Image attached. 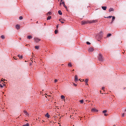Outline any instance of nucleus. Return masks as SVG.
Masks as SVG:
<instances>
[{"label":"nucleus","instance_id":"1","mask_svg":"<svg viewBox=\"0 0 126 126\" xmlns=\"http://www.w3.org/2000/svg\"><path fill=\"white\" fill-rule=\"evenodd\" d=\"M98 59L99 61L101 62H103L104 61L103 57L102 55L101 54H99L98 57Z\"/></svg>","mask_w":126,"mask_h":126},{"label":"nucleus","instance_id":"2","mask_svg":"<svg viewBox=\"0 0 126 126\" xmlns=\"http://www.w3.org/2000/svg\"><path fill=\"white\" fill-rule=\"evenodd\" d=\"M103 34V33L102 32H100V33L98 34V38L99 39H100L102 37V35Z\"/></svg>","mask_w":126,"mask_h":126},{"label":"nucleus","instance_id":"3","mask_svg":"<svg viewBox=\"0 0 126 126\" xmlns=\"http://www.w3.org/2000/svg\"><path fill=\"white\" fill-rule=\"evenodd\" d=\"M23 112L24 114L26 115V116H29L30 115L29 114L28 112L25 110Z\"/></svg>","mask_w":126,"mask_h":126},{"label":"nucleus","instance_id":"4","mask_svg":"<svg viewBox=\"0 0 126 126\" xmlns=\"http://www.w3.org/2000/svg\"><path fill=\"white\" fill-rule=\"evenodd\" d=\"M34 40L36 42H37L40 41V40L38 38L35 37L34 38Z\"/></svg>","mask_w":126,"mask_h":126},{"label":"nucleus","instance_id":"5","mask_svg":"<svg viewBox=\"0 0 126 126\" xmlns=\"http://www.w3.org/2000/svg\"><path fill=\"white\" fill-rule=\"evenodd\" d=\"M89 23V22H87L86 21H82V25H84L85 24H87L88 23Z\"/></svg>","mask_w":126,"mask_h":126},{"label":"nucleus","instance_id":"6","mask_svg":"<svg viewBox=\"0 0 126 126\" xmlns=\"http://www.w3.org/2000/svg\"><path fill=\"white\" fill-rule=\"evenodd\" d=\"M94 49L92 47H90L89 49V52H93L94 51Z\"/></svg>","mask_w":126,"mask_h":126},{"label":"nucleus","instance_id":"7","mask_svg":"<svg viewBox=\"0 0 126 126\" xmlns=\"http://www.w3.org/2000/svg\"><path fill=\"white\" fill-rule=\"evenodd\" d=\"M97 20H94L89 21V23H93V22H97Z\"/></svg>","mask_w":126,"mask_h":126},{"label":"nucleus","instance_id":"8","mask_svg":"<svg viewBox=\"0 0 126 126\" xmlns=\"http://www.w3.org/2000/svg\"><path fill=\"white\" fill-rule=\"evenodd\" d=\"M98 111V110H97L94 108L92 109L91 110L92 112H97Z\"/></svg>","mask_w":126,"mask_h":126},{"label":"nucleus","instance_id":"9","mask_svg":"<svg viewBox=\"0 0 126 126\" xmlns=\"http://www.w3.org/2000/svg\"><path fill=\"white\" fill-rule=\"evenodd\" d=\"M78 78L77 76H75V81L77 82L78 80Z\"/></svg>","mask_w":126,"mask_h":126},{"label":"nucleus","instance_id":"10","mask_svg":"<svg viewBox=\"0 0 126 126\" xmlns=\"http://www.w3.org/2000/svg\"><path fill=\"white\" fill-rule=\"evenodd\" d=\"M20 28V26L19 25L17 24L16 25V28L17 29H19Z\"/></svg>","mask_w":126,"mask_h":126},{"label":"nucleus","instance_id":"11","mask_svg":"<svg viewBox=\"0 0 126 126\" xmlns=\"http://www.w3.org/2000/svg\"><path fill=\"white\" fill-rule=\"evenodd\" d=\"M27 38V39H30L32 38V36H28Z\"/></svg>","mask_w":126,"mask_h":126},{"label":"nucleus","instance_id":"12","mask_svg":"<svg viewBox=\"0 0 126 126\" xmlns=\"http://www.w3.org/2000/svg\"><path fill=\"white\" fill-rule=\"evenodd\" d=\"M45 116L47 117L48 118H49L50 117V115L48 114V113H47L45 115Z\"/></svg>","mask_w":126,"mask_h":126},{"label":"nucleus","instance_id":"13","mask_svg":"<svg viewBox=\"0 0 126 126\" xmlns=\"http://www.w3.org/2000/svg\"><path fill=\"white\" fill-rule=\"evenodd\" d=\"M113 11V9L112 8H110L109 10V11L110 12L111 11Z\"/></svg>","mask_w":126,"mask_h":126},{"label":"nucleus","instance_id":"14","mask_svg":"<svg viewBox=\"0 0 126 126\" xmlns=\"http://www.w3.org/2000/svg\"><path fill=\"white\" fill-rule=\"evenodd\" d=\"M102 8L103 10H105L106 9L107 7L106 6H102Z\"/></svg>","mask_w":126,"mask_h":126},{"label":"nucleus","instance_id":"15","mask_svg":"<svg viewBox=\"0 0 126 126\" xmlns=\"http://www.w3.org/2000/svg\"><path fill=\"white\" fill-rule=\"evenodd\" d=\"M17 56L19 57V59H21L22 58V57H23V56H20V55H17Z\"/></svg>","mask_w":126,"mask_h":126},{"label":"nucleus","instance_id":"16","mask_svg":"<svg viewBox=\"0 0 126 126\" xmlns=\"http://www.w3.org/2000/svg\"><path fill=\"white\" fill-rule=\"evenodd\" d=\"M58 13L60 15H62V12L60 10H59L58 11Z\"/></svg>","mask_w":126,"mask_h":126},{"label":"nucleus","instance_id":"17","mask_svg":"<svg viewBox=\"0 0 126 126\" xmlns=\"http://www.w3.org/2000/svg\"><path fill=\"white\" fill-rule=\"evenodd\" d=\"M51 18V16H49L47 17V20H50Z\"/></svg>","mask_w":126,"mask_h":126},{"label":"nucleus","instance_id":"18","mask_svg":"<svg viewBox=\"0 0 126 126\" xmlns=\"http://www.w3.org/2000/svg\"><path fill=\"white\" fill-rule=\"evenodd\" d=\"M112 16H108L107 17H105V18H111L112 17Z\"/></svg>","mask_w":126,"mask_h":126},{"label":"nucleus","instance_id":"19","mask_svg":"<svg viewBox=\"0 0 126 126\" xmlns=\"http://www.w3.org/2000/svg\"><path fill=\"white\" fill-rule=\"evenodd\" d=\"M61 98L62 99H63L65 98V96L63 95H62L61 96Z\"/></svg>","mask_w":126,"mask_h":126},{"label":"nucleus","instance_id":"20","mask_svg":"<svg viewBox=\"0 0 126 126\" xmlns=\"http://www.w3.org/2000/svg\"><path fill=\"white\" fill-rule=\"evenodd\" d=\"M111 35V34L110 33H109V34H108L107 35V37H109Z\"/></svg>","mask_w":126,"mask_h":126},{"label":"nucleus","instance_id":"21","mask_svg":"<svg viewBox=\"0 0 126 126\" xmlns=\"http://www.w3.org/2000/svg\"><path fill=\"white\" fill-rule=\"evenodd\" d=\"M5 85V84H3V85H1V84H0V86L1 88L3 87Z\"/></svg>","mask_w":126,"mask_h":126},{"label":"nucleus","instance_id":"22","mask_svg":"<svg viewBox=\"0 0 126 126\" xmlns=\"http://www.w3.org/2000/svg\"><path fill=\"white\" fill-rule=\"evenodd\" d=\"M112 17V20L113 21L115 19V17L114 16H113Z\"/></svg>","mask_w":126,"mask_h":126},{"label":"nucleus","instance_id":"23","mask_svg":"<svg viewBox=\"0 0 126 126\" xmlns=\"http://www.w3.org/2000/svg\"><path fill=\"white\" fill-rule=\"evenodd\" d=\"M35 49H38V48H39V47L38 46H35Z\"/></svg>","mask_w":126,"mask_h":126},{"label":"nucleus","instance_id":"24","mask_svg":"<svg viewBox=\"0 0 126 126\" xmlns=\"http://www.w3.org/2000/svg\"><path fill=\"white\" fill-rule=\"evenodd\" d=\"M29 124L28 123H27L26 124L24 125L23 126H29Z\"/></svg>","mask_w":126,"mask_h":126},{"label":"nucleus","instance_id":"25","mask_svg":"<svg viewBox=\"0 0 126 126\" xmlns=\"http://www.w3.org/2000/svg\"><path fill=\"white\" fill-rule=\"evenodd\" d=\"M1 37L2 39H4L5 38V36H4V35H1Z\"/></svg>","mask_w":126,"mask_h":126},{"label":"nucleus","instance_id":"26","mask_svg":"<svg viewBox=\"0 0 126 126\" xmlns=\"http://www.w3.org/2000/svg\"><path fill=\"white\" fill-rule=\"evenodd\" d=\"M88 81V79H85V82L86 83H87Z\"/></svg>","mask_w":126,"mask_h":126},{"label":"nucleus","instance_id":"27","mask_svg":"<svg viewBox=\"0 0 126 126\" xmlns=\"http://www.w3.org/2000/svg\"><path fill=\"white\" fill-rule=\"evenodd\" d=\"M58 32V31L57 30H55V34H56Z\"/></svg>","mask_w":126,"mask_h":126},{"label":"nucleus","instance_id":"28","mask_svg":"<svg viewBox=\"0 0 126 126\" xmlns=\"http://www.w3.org/2000/svg\"><path fill=\"white\" fill-rule=\"evenodd\" d=\"M63 6L66 8V9H67V7L66 6L65 4L63 5Z\"/></svg>","mask_w":126,"mask_h":126},{"label":"nucleus","instance_id":"29","mask_svg":"<svg viewBox=\"0 0 126 126\" xmlns=\"http://www.w3.org/2000/svg\"><path fill=\"white\" fill-rule=\"evenodd\" d=\"M51 13L50 12H48L47 14V15H51Z\"/></svg>","mask_w":126,"mask_h":126},{"label":"nucleus","instance_id":"30","mask_svg":"<svg viewBox=\"0 0 126 126\" xmlns=\"http://www.w3.org/2000/svg\"><path fill=\"white\" fill-rule=\"evenodd\" d=\"M68 65L69 66L71 67L72 66V65L70 63H69L68 64Z\"/></svg>","mask_w":126,"mask_h":126},{"label":"nucleus","instance_id":"31","mask_svg":"<svg viewBox=\"0 0 126 126\" xmlns=\"http://www.w3.org/2000/svg\"><path fill=\"white\" fill-rule=\"evenodd\" d=\"M83 100H80V102L81 103H82L83 102Z\"/></svg>","mask_w":126,"mask_h":126},{"label":"nucleus","instance_id":"32","mask_svg":"<svg viewBox=\"0 0 126 126\" xmlns=\"http://www.w3.org/2000/svg\"><path fill=\"white\" fill-rule=\"evenodd\" d=\"M23 18V17L22 16H20L19 17V19L20 20H21Z\"/></svg>","mask_w":126,"mask_h":126},{"label":"nucleus","instance_id":"33","mask_svg":"<svg viewBox=\"0 0 126 126\" xmlns=\"http://www.w3.org/2000/svg\"><path fill=\"white\" fill-rule=\"evenodd\" d=\"M86 44H87V45H89V44H91L90 43L88 42H86Z\"/></svg>","mask_w":126,"mask_h":126},{"label":"nucleus","instance_id":"34","mask_svg":"<svg viewBox=\"0 0 126 126\" xmlns=\"http://www.w3.org/2000/svg\"><path fill=\"white\" fill-rule=\"evenodd\" d=\"M125 116V113H123L122 115V117H124Z\"/></svg>","mask_w":126,"mask_h":126},{"label":"nucleus","instance_id":"35","mask_svg":"<svg viewBox=\"0 0 126 126\" xmlns=\"http://www.w3.org/2000/svg\"><path fill=\"white\" fill-rule=\"evenodd\" d=\"M107 111L106 110H104L103 111V112L104 113H105L106 112H107Z\"/></svg>","mask_w":126,"mask_h":126},{"label":"nucleus","instance_id":"36","mask_svg":"<svg viewBox=\"0 0 126 126\" xmlns=\"http://www.w3.org/2000/svg\"><path fill=\"white\" fill-rule=\"evenodd\" d=\"M61 19H60L59 20L62 23H64V22L62 21H61Z\"/></svg>","mask_w":126,"mask_h":126},{"label":"nucleus","instance_id":"37","mask_svg":"<svg viewBox=\"0 0 126 126\" xmlns=\"http://www.w3.org/2000/svg\"><path fill=\"white\" fill-rule=\"evenodd\" d=\"M57 80H58L57 79H55L54 80L55 82H57Z\"/></svg>","mask_w":126,"mask_h":126},{"label":"nucleus","instance_id":"38","mask_svg":"<svg viewBox=\"0 0 126 126\" xmlns=\"http://www.w3.org/2000/svg\"><path fill=\"white\" fill-rule=\"evenodd\" d=\"M74 85L75 86H77V85L76 84H75L74 83H73Z\"/></svg>","mask_w":126,"mask_h":126},{"label":"nucleus","instance_id":"39","mask_svg":"<svg viewBox=\"0 0 126 126\" xmlns=\"http://www.w3.org/2000/svg\"><path fill=\"white\" fill-rule=\"evenodd\" d=\"M57 117H58L57 116H54V118H57Z\"/></svg>","mask_w":126,"mask_h":126},{"label":"nucleus","instance_id":"40","mask_svg":"<svg viewBox=\"0 0 126 126\" xmlns=\"http://www.w3.org/2000/svg\"><path fill=\"white\" fill-rule=\"evenodd\" d=\"M80 80V81H82H82H83L84 80V79H79Z\"/></svg>","mask_w":126,"mask_h":126},{"label":"nucleus","instance_id":"41","mask_svg":"<svg viewBox=\"0 0 126 126\" xmlns=\"http://www.w3.org/2000/svg\"><path fill=\"white\" fill-rule=\"evenodd\" d=\"M62 4H63V5H64V4H64V2H62Z\"/></svg>","mask_w":126,"mask_h":126},{"label":"nucleus","instance_id":"42","mask_svg":"<svg viewBox=\"0 0 126 126\" xmlns=\"http://www.w3.org/2000/svg\"><path fill=\"white\" fill-rule=\"evenodd\" d=\"M104 88H105L104 87H102V90H104Z\"/></svg>","mask_w":126,"mask_h":126},{"label":"nucleus","instance_id":"43","mask_svg":"<svg viewBox=\"0 0 126 126\" xmlns=\"http://www.w3.org/2000/svg\"><path fill=\"white\" fill-rule=\"evenodd\" d=\"M1 81H3V78H2L1 79Z\"/></svg>","mask_w":126,"mask_h":126},{"label":"nucleus","instance_id":"44","mask_svg":"<svg viewBox=\"0 0 126 126\" xmlns=\"http://www.w3.org/2000/svg\"><path fill=\"white\" fill-rule=\"evenodd\" d=\"M58 25H57V26H56V27H57V28H58Z\"/></svg>","mask_w":126,"mask_h":126},{"label":"nucleus","instance_id":"45","mask_svg":"<svg viewBox=\"0 0 126 126\" xmlns=\"http://www.w3.org/2000/svg\"><path fill=\"white\" fill-rule=\"evenodd\" d=\"M104 115L105 116H107V114H105Z\"/></svg>","mask_w":126,"mask_h":126},{"label":"nucleus","instance_id":"46","mask_svg":"<svg viewBox=\"0 0 126 126\" xmlns=\"http://www.w3.org/2000/svg\"><path fill=\"white\" fill-rule=\"evenodd\" d=\"M86 85H88V83H86Z\"/></svg>","mask_w":126,"mask_h":126},{"label":"nucleus","instance_id":"47","mask_svg":"<svg viewBox=\"0 0 126 126\" xmlns=\"http://www.w3.org/2000/svg\"><path fill=\"white\" fill-rule=\"evenodd\" d=\"M113 21H112H112H111V23H112V22H113Z\"/></svg>","mask_w":126,"mask_h":126},{"label":"nucleus","instance_id":"48","mask_svg":"<svg viewBox=\"0 0 126 126\" xmlns=\"http://www.w3.org/2000/svg\"><path fill=\"white\" fill-rule=\"evenodd\" d=\"M61 4H62V3H61V2H60V5H61Z\"/></svg>","mask_w":126,"mask_h":126},{"label":"nucleus","instance_id":"49","mask_svg":"<svg viewBox=\"0 0 126 126\" xmlns=\"http://www.w3.org/2000/svg\"><path fill=\"white\" fill-rule=\"evenodd\" d=\"M125 111H126V109L125 110Z\"/></svg>","mask_w":126,"mask_h":126},{"label":"nucleus","instance_id":"50","mask_svg":"<svg viewBox=\"0 0 126 126\" xmlns=\"http://www.w3.org/2000/svg\"><path fill=\"white\" fill-rule=\"evenodd\" d=\"M63 0H61V2H62V1Z\"/></svg>","mask_w":126,"mask_h":126},{"label":"nucleus","instance_id":"51","mask_svg":"<svg viewBox=\"0 0 126 126\" xmlns=\"http://www.w3.org/2000/svg\"><path fill=\"white\" fill-rule=\"evenodd\" d=\"M38 23V21H37V22H36V23Z\"/></svg>","mask_w":126,"mask_h":126},{"label":"nucleus","instance_id":"52","mask_svg":"<svg viewBox=\"0 0 126 126\" xmlns=\"http://www.w3.org/2000/svg\"><path fill=\"white\" fill-rule=\"evenodd\" d=\"M74 71V69H73V71Z\"/></svg>","mask_w":126,"mask_h":126},{"label":"nucleus","instance_id":"53","mask_svg":"<svg viewBox=\"0 0 126 126\" xmlns=\"http://www.w3.org/2000/svg\"><path fill=\"white\" fill-rule=\"evenodd\" d=\"M113 126H115V125H113Z\"/></svg>","mask_w":126,"mask_h":126},{"label":"nucleus","instance_id":"54","mask_svg":"<svg viewBox=\"0 0 126 126\" xmlns=\"http://www.w3.org/2000/svg\"><path fill=\"white\" fill-rule=\"evenodd\" d=\"M14 57H13L14 58V59H16V58H14Z\"/></svg>","mask_w":126,"mask_h":126},{"label":"nucleus","instance_id":"55","mask_svg":"<svg viewBox=\"0 0 126 126\" xmlns=\"http://www.w3.org/2000/svg\"><path fill=\"white\" fill-rule=\"evenodd\" d=\"M15 59L16 60V59Z\"/></svg>","mask_w":126,"mask_h":126},{"label":"nucleus","instance_id":"56","mask_svg":"<svg viewBox=\"0 0 126 126\" xmlns=\"http://www.w3.org/2000/svg\"><path fill=\"white\" fill-rule=\"evenodd\" d=\"M100 93L101 92V91H100Z\"/></svg>","mask_w":126,"mask_h":126},{"label":"nucleus","instance_id":"57","mask_svg":"<svg viewBox=\"0 0 126 126\" xmlns=\"http://www.w3.org/2000/svg\"><path fill=\"white\" fill-rule=\"evenodd\" d=\"M2 93H3H3H4V92H2Z\"/></svg>","mask_w":126,"mask_h":126},{"label":"nucleus","instance_id":"58","mask_svg":"<svg viewBox=\"0 0 126 126\" xmlns=\"http://www.w3.org/2000/svg\"><path fill=\"white\" fill-rule=\"evenodd\" d=\"M43 122H44V121L43 120Z\"/></svg>","mask_w":126,"mask_h":126},{"label":"nucleus","instance_id":"59","mask_svg":"<svg viewBox=\"0 0 126 126\" xmlns=\"http://www.w3.org/2000/svg\"><path fill=\"white\" fill-rule=\"evenodd\" d=\"M45 24H46V23H45Z\"/></svg>","mask_w":126,"mask_h":126}]
</instances>
